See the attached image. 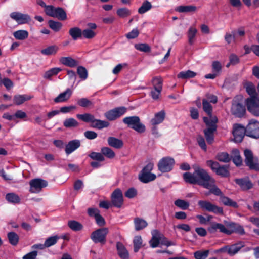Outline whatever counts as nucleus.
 <instances>
[{
	"label": "nucleus",
	"instance_id": "f257e3e1",
	"mask_svg": "<svg viewBox=\"0 0 259 259\" xmlns=\"http://www.w3.org/2000/svg\"><path fill=\"white\" fill-rule=\"evenodd\" d=\"M193 173L187 172L183 174V179L187 183L192 184H198L205 188H209L212 185L213 179L207 171L198 165H193Z\"/></svg>",
	"mask_w": 259,
	"mask_h": 259
},
{
	"label": "nucleus",
	"instance_id": "f03ea898",
	"mask_svg": "<svg viewBox=\"0 0 259 259\" xmlns=\"http://www.w3.org/2000/svg\"><path fill=\"white\" fill-rule=\"evenodd\" d=\"M122 121L128 127L132 128L139 133H142L145 131V126L141 122L140 119L138 116L126 117L123 119Z\"/></svg>",
	"mask_w": 259,
	"mask_h": 259
},
{
	"label": "nucleus",
	"instance_id": "7ed1b4c3",
	"mask_svg": "<svg viewBox=\"0 0 259 259\" xmlns=\"http://www.w3.org/2000/svg\"><path fill=\"white\" fill-rule=\"evenodd\" d=\"M153 168V164L148 163L141 170L139 175V179L141 182L147 183L156 179V176L151 172Z\"/></svg>",
	"mask_w": 259,
	"mask_h": 259
},
{
	"label": "nucleus",
	"instance_id": "20e7f679",
	"mask_svg": "<svg viewBox=\"0 0 259 259\" xmlns=\"http://www.w3.org/2000/svg\"><path fill=\"white\" fill-rule=\"evenodd\" d=\"M45 12L47 15L61 20H65L67 18L66 12L60 7L55 8L52 5H48L45 9Z\"/></svg>",
	"mask_w": 259,
	"mask_h": 259
},
{
	"label": "nucleus",
	"instance_id": "39448f33",
	"mask_svg": "<svg viewBox=\"0 0 259 259\" xmlns=\"http://www.w3.org/2000/svg\"><path fill=\"white\" fill-rule=\"evenodd\" d=\"M245 162L250 169L259 171V163L257 157H254L252 152L249 149H245L244 151Z\"/></svg>",
	"mask_w": 259,
	"mask_h": 259
},
{
	"label": "nucleus",
	"instance_id": "423d86ee",
	"mask_svg": "<svg viewBox=\"0 0 259 259\" xmlns=\"http://www.w3.org/2000/svg\"><path fill=\"white\" fill-rule=\"evenodd\" d=\"M247 110L253 115L259 116V98L258 96H251L246 99Z\"/></svg>",
	"mask_w": 259,
	"mask_h": 259
},
{
	"label": "nucleus",
	"instance_id": "0eeeda50",
	"mask_svg": "<svg viewBox=\"0 0 259 259\" xmlns=\"http://www.w3.org/2000/svg\"><path fill=\"white\" fill-rule=\"evenodd\" d=\"M246 135L249 137L257 139L259 138V122L251 119L246 128Z\"/></svg>",
	"mask_w": 259,
	"mask_h": 259
},
{
	"label": "nucleus",
	"instance_id": "6e6552de",
	"mask_svg": "<svg viewBox=\"0 0 259 259\" xmlns=\"http://www.w3.org/2000/svg\"><path fill=\"white\" fill-rule=\"evenodd\" d=\"M30 192L38 193L48 185V182L42 179H34L30 181Z\"/></svg>",
	"mask_w": 259,
	"mask_h": 259
},
{
	"label": "nucleus",
	"instance_id": "1a4fd4ad",
	"mask_svg": "<svg viewBox=\"0 0 259 259\" xmlns=\"http://www.w3.org/2000/svg\"><path fill=\"white\" fill-rule=\"evenodd\" d=\"M206 163L217 175L224 177L229 176V172L226 166H220L218 162L211 160L207 161Z\"/></svg>",
	"mask_w": 259,
	"mask_h": 259
},
{
	"label": "nucleus",
	"instance_id": "9d476101",
	"mask_svg": "<svg viewBox=\"0 0 259 259\" xmlns=\"http://www.w3.org/2000/svg\"><path fill=\"white\" fill-rule=\"evenodd\" d=\"M199 207L203 210L215 214H223V208L212 204L207 200H199L198 202Z\"/></svg>",
	"mask_w": 259,
	"mask_h": 259
},
{
	"label": "nucleus",
	"instance_id": "9b49d317",
	"mask_svg": "<svg viewBox=\"0 0 259 259\" xmlns=\"http://www.w3.org/2000/svg\"><path fill=\"white\" fill-rule=\"evenodd\" d=\"M231 222L225 221L224 224L217 223H213L211 226L208 228V230L211 233H214L217 230H219L220 232L226 234H231Z\"/></svg>",
	"mask_w": 259,
	"mask_h": 259
},
{
	"label": "nucleus",
	"instance_id": "f8f14e48",
	"mask_svg": "<svg viewBox=\"0 0 259 259\" xmlns=\"http://www.w3.org/2000/svg\"><path fill=\"white\" fill-rule=\"evenodd\" d=\"M175 162L174 159L171 157H163L158 162V169L162 172H169L172 170Z\"/></svg>",
	"mask_w": 259,
	"mask_h": 259
},
{
	"label": "nucleus",
	"instance_id": "ddd939ff",
	"mask_svg": "<svg viewBox=\"0 0 259 259\" xmlns=\"http://www.w3.org/2000/svg\"><path fill=\"white\" fill-rule=\"evenodd\" d=\"M126 112L125 107H118L106 112L105 113V116L109 120L112 121L123 115Z\"/></svg>",
	"mask_w": 259,
	"mask_h": 259
},
{
	"label": "nucleus",
	"instance_id": "4468645a",
	"mask_svg": "<svg viewBox=\"0 0 259 259\" xmlns=\"http://www.w3.org/2000/svg\"><path fill=\"white\" fill-rule=\"evenodd\" d=\"M108 233V228H100L94 231L91 234V238L95 242H102L105 241V237Z\"/></svg>",
	"mask_w": 259,
	"mask_h": 259
},
{
	"label": "nucleus",
	"instance_id": "2eb2a0df",
	"mask_svg": "<svg viewBox=\"0 0 259 259\" xmlns=\"http://www.w3.org/2000/svg\"><path fill=\"white\" fill-rule=\"evenodd\" d=\"M112 205L120 208L123 203V197L122 191L119 189H115L111 195Z\"/></svg>",
	"mask_w": 259,
	"mask_h": 259
},
{
	"label": "nucleus",
	"instance_id": "dca6fc26",
	"mask_svg": "<svg viewBox=\"0 0 259 259\" xmlns=\"http://www.w3.org/2000/svg\"><path fill=\"white\" fill-rule=\"evenodd\" d=\"M245 134L246 129L243 126L239 124L234 125L233 135L235 142L240 143L242 142Z\"/></svg>",
	"mask_w": 259,
	"mask_h": 259
},
{
	"label": "nucleus",
	"instance_id": "f3484780",
	"mask_svg": "<svg viewBox=\"0 0 259 259\" xmlns=\"http://www.w3.org/2000/svg\"><path fill=\"white\" fill-rule=\"evenodd\" d=\"M10 17L16 21L18 24H23L30 21V16L25 14H22L18 12H14L10 14Z\"/></svg>",
	"mask_w": 259,
	"mask_h": 259
},
{
	"label": "nucleus",
	"instance_id": "a211bd4d",
	"mask_svg": "<svg viewBox=\"0 0 259 259\" xmlns=\"http://www.w3.org/2000/svg\"><path fill=\"white\" fill-rule=\"evenodd\" d=\"M237 244H234L230 246H225L219 249L214 251L215 253H227L230 255H233L236 253L241 248V247H238L236 245Z\"/></svg>",
	"mask_w": 259,
	"mask_h": 259
},
{
	"label": "nucleus",
	"instance_id": "6ab92c4d",
	"mask_svg": "<svg viewBox=\"0 0 259 259\" xmlns=\"http://www.w3.org/2000/svg\"><path fill=\"white\" fill-rule=\"evenodd\" d=\"M151 234L152 237L149 243H170L164 235L157 230H152Z\"/></svg>",
	"mask_w": 259,
	"mask_h": 259
},
{
	"label": "nucleus",
	"instance_id": "aec40b11",
	"mask_svg": "<svg viewBox=\"0 0 259 259\" xmlns=\"http://www.w3.org/2000/svg\"><path fill=\"white\" fill-rule=\"evenodd\" d=\"M245 112L244 106L240 103L233 101L231 107V113L237 117H241Z\"/></svg>",
	"mask_w": 259,
	"mask_h": 259
},
{
	"label": "nucleus",
	"instance_id": "412c9836",
	"mask_svg": "<svg viewBox=\"0 0 259 259\" xmlns=\"http://www.w3.org/2000/svg\"><path fill=\"white\" fill-rule=\"evenodd\" d=\"M235 181L243 190H249L253 187V184L248 178L235 179Z\"/></svg>",
	"mask_w": 259,
	"mask_h": 259
},
{
	"label": "nucleus",
	"instance_id": "4be33fe9",
	"mask_svg": "<svg viewBox=\"0 0 259 259\" xmlns=\"http://www.w3.org/2000/svg\"><path fill=\"white\" fill-rule=\"evenodd\" d=\"M80 146V141L78 140H73L70 141L66 145L65 151V153L69 155L79 148Z\"/></svg>",
	"mask_w": 259,
	"mask_h": 259
},
{
	"label": "nucleus",
	"instance_id": "5701e85b",
	"mask_svg": "<svg viewBox=\"0 0 259 259\" xmlns=\"http://www.w3.org/2000/svg\"><path fill=\"white\" fill-rule=\"evenodd\" d=\"M72 91L70 89H67L64 92L60 93L57 97L54 99L55 103H61L66 102L72 95Z\"/></svg>",
	"mask_w": 259,
	"mask_h": 259
},
{
	"label": "nucleus",
	"instance_id": "b1692460",
	"mask_svg": "<svg viewBox=\"0 0 259 259\" xmlns=\"http://www.w3.org/2000/svg\"><path fill=\"white\" fill-rule=\"evenodd\" d=\"M165 117V113L164 110H161L156 113L154 117L151 120V123L153 125H156L162 122Z\"/></svg>",
	"mask_w": 259,
	"mask_h": 259
},
{
	"label": "nucleus",
	"instance_id": "393cba45",
	"mask_svg": "<svg viewBox=\"0 0 259 259\" xmlns=\"http://www.w3.org/2000/svg\"><path fill=\"white\" fill-rule=\"evenodd\" d=\"M107 142L109 146L116 149H120L123 145V141L121 140L113 137H109Z\"/></svg>",
	"mask_w": 259,
	"mask_h": 259
},
{
	"label": "nucleus",
	"instance_id": "a878e982",
	"mask_svg": "<svg viewBox=\"0 0 259 259\" xmlns=\"http://www.w3.org/2000/svg\"><path fill=\"white\" fill-rule=\"evenodd\" d=\"M59 61L62 64L70 67H75L78 63L77 61L70 57H61L60 58Z\"/></svg>",
	"mask_w": 259,
	"mask_h": 259
},
{
	"label": "nucleus",
	"instance_id": "bb28decb",
	"mask_svg": "<svg viewBox=\"0 0 259 259\" xmlns=\"http://www.w3.org/2000/svg\"><path fill=\"white\" fill-rule=\"evenodd\" d=\"M208 116L209 117H204L203 118V121L207 126V128L212 129V127H214L215 130H217L216 123L218 122L217 118L216 116H212V114Z\"/></svg>",
	"mask_w": 259,
	"mask_h": 259
},
{
	"label": "nucleus",
	"instance_id": "cd10ccee",
	"mask_svg": "<svg viewBox=\"0 0 259 259\" xmlns=\"http://www.w3.org/2000/svg\"><path fill=\"white\" fill-rule=\"evenodd\" d=\"M118 254L122 259H129L130 254L123 244H117Z\"/></svg>",
	"mask_w": 259,
	"mask_h": 259
},
{
	"label": "nucleus",
	"instance_id": "c85d7f7f",
	"mask_svg": "<svg viewBox=\"0 0 259 259\" xmlns=\"http://www.w3.org/2000/svg\"><path fill=\"white\" fill-rule=\"evenodd\" d=\"M220 199L221 203L225 206L231 207L234 208L238 207V205L236 202L233 201L232 199L227 196L224 195L221 196Z\"/></svg>",
	"mask_w": 259,
	"mask_h": 259
},
{
	"label": "nucleus",
	"instance_id": "c756f323",
	"mask_svg": "<svg viewBox=\"0 0 259 259\" xmlns=\"http://www.w3.org/2000/svg\"><path fill=\"white\" fill-rule=\"evenodd\" d=\"M135 229L136 231L143 230L148 225L147 222L144 219L140 218H136L134 220Z\"/></svg>",
	"mask_w": 259,
	"mask_h": 259
},
{
	"label": "nucleus",
	"instance_id": "7c9ffc66",
	"mask_svg": "<svg viewBox=\"0 0 259 259\" xmlns=\"http://www.w3.org/2000/svg\"><path fill=\"white\" fill-rule=\"evenodd\" d=\"M72 38L76 40L82 37V30L78 27H74L70 28L68 32Z\"/></svg>",
	"mask_w": 259,
	"mask_h": 259
},
{
	"label": "nucleus",
	"instance_id": "2f4dec72",
	"mask_svg": "<svg viewBox=\"0 0 259 259\" xmlns=\"http://www.w3.org/2000/svg\"><path fill=\"white\" fill-rule=\"evenodd\" d=\"M216 130L214 127H212V129L206 128L204 130L205 137L209 144H211L213 142L214 133Z\"/></svg>",
	"mask_w": 259,
	"mask_h": 259
},
{
	"label": "nucleus",
	"instance_id": "473e14b6",
	"mask_svg": "<svg viewBox=\"0 0 259 259\" xmlns=\"http://www.w3.org/2000/svg\"><path fill=\"white\" fill-rule=\"evenodd\" d=\"M244 87L245 89L246 92L250 95V97L258 96L256 92L255 87L251 82H245L244 83Z\"/></svg>",
	"mask_w": 259,
	"mask_h": 259
},
{
	"label": "nucleus",
	"instance_id": "72a5a7b5",
	"mask_svg": "<svg viewBox=\"0 0 259 259\" xmlns=\"http://www.w3.org/2000/svg\"><path fill=\"white\" fill-rule=\"evenodd\" d=\"M109 125V123L108 122L99 119H96L95 117H94V119L91 123L92 127L98 129H102L104 127H107Z\"/></svg>",
	"mask_w": 259,
	"mask_h": 259
},
{
	"label": "nucleus",
	"instance_id": "f704fd0d",
	"mask_svg": "<svg viewBox=\"0 0 259 259\" xmlns=\"http://www.w3.org/2000/svg\"><path fill=\"white\" fill-rule=\"evenodd\" d=\"M5 199L8 202L12 204H18L21 202V199L19 196L14 193L7 194Z\"/></svg>",
	"mask_w": 259,
	"mask_h": 259
},
{
	"label": "nucleus",
	"instance_id": "c9c22d12",
	"mask_svg": "<svg viewBox=\"0 0 259 259\" xmlns=\"http://www.w3.org/2000/svg\"><path fill=\"white\" fill-rule=\"evenodd\" d=\"M61 71L62 69L60 68H53L46 71L44 74L43 77L46 79L51 80L52 76L57 75Z\"/></svg>",
	"mask_w": 259,
	"mask_h": 259
},
{
	"label": "nucleus",
	"instance_id": "e433bc0d",
	"mask_svg": "<svg viewBox=\"0 0 259 259\" xmlns=\"http://www.w3.org/2000/svg\"><path fill=\"white\" fill-rule=\"evenodd\" d=\"M60 239H63L64 241H69V236L68 235H54L48 238L45 243H56Z\"/></svg>",
	"mask_w": 259,
	"mask_h": 259
},
{
	"label": "nucleus",
	"instance_id": "4c0bfd02",
	"mask_svg": "<svg viewBox=\"0 0 259 259\" xmlns=\"http://www.w3.org/2000/svg\"><path fill=\"white\" fill-rule=\"evenodd\" d=\"M232 159L235 165L240 166L242 163V160L238 149H234L232 151Z\"/></svg>",
	"mask_w": 259,
	"mask_h": 259
},
{
	"label": "nucleus",
	"instance_id": "58836bf2",
	"mask_svg": "<svg viewBox=\"0 0 259 259\" xmlns=\"http://www.w3.org/2000/svg\"><path fill=\"white\" fill-rule=\"evenodd\" d=\"M59 50L58 46L53 45L41 50V53L44 55L49 56L54 55L56 54Z\"/></svg>",
	"mask_w": 259,
	"mask_h": 259
},
{
	"label": "nucleus",
	"instance_id": "ea45409f",
	"mask_svg": "<svg viewBox=\"0 0 259 259\" xmlns=\"http://www.w3.org/2000/svg\"><path fill=\"white\" fill-rule=\"evenodd\" d=\"M229 227L231 228V234L233 232L240 235H243L245 233L243 227L238 224L231 222V226H230Z\"/></svg>",
	"mask_w": 259,
	"mask_h": 259
},
{
	"label": "nucleus",
	"instance_id": "a19ab883",
	"mask_svg": "<svg viewBox=\"0 0 259 259\" xmlns=\"http://www.w3.org/2000/svg\"><path fill=\"white\" fill-rule=\"evenodd\" d=\"M28 32L25 30H19L13 33L14 37L17 40H25L28 38Z\"/></svg>",
	"mask_w": 259,
	"mask_h": 259
},
{
	"label": "nucleus",
	"instance_id": "79ce46f5",
	"mask_svg": "<svg viewBox=\"0 0 259 259\" xmlns=\"http://www.w3.org/2000/svg\"><path fill=\"white\" fill-rule=\"evenodd\" d=\"M197 32L196 28L193 26H191L187 33V36L188 38V42L190 45L194 43L195 38Z\"/></svg>",
	"mask_w": 259,
	"mask_h": 259
},
{
	"label": "nucleus",
	"instance_id": "37998d69",
	"mask_svg": "<svg viewBox=\"0 0 259 259\" xmlns=\"http://www.w3.org/2000/svg\"><path fill=\"white\" fill-rule=\"evenodd\" d=\"M196 10V7L194 6H180L176 8V11L180 13H187L194 12Z\"/></svg>",
	"mask_w": 259,
	"mask_h": 259
},
{
	"label": "nucleus",
	"instance_id": "c03bdc74",
	"mask_svg": "<svg viewBox=\"0 0 259 259\" xmlns=\"http://www.w3.org/2000/svg\"><path fill=\"white\" fill-rule=\"evenodd\" d=\"M196 75V73L191 70L182 71L178 75V77L182 79H188L193 78Z\"/></svg>",
	"mask_w": 259,
	"mask_h": 259
},
{
	"label": "nucleus",
	"instance_id": "a18cd8bd",
	"mask_svg": "<svg viewBox=\"0 0 259 259\" xmlns=\"http://www.w3.org/2000/svg\"><path fill=\"white\" fill-rule=\"evenodd\" d=\"M30 97L25 95H18L14 97V102L16 105H21L25 101L29 100Z\"/></svg>",
	"mask_w": 259,
	"mask_h": 259
},
{
	"label": "nucleus",
	"instance_id": "49530a36",
	"mask_svg": "<svg viewBox=\"0 0 259 259\" xmlns=\"http://www.w3.org/2000/svg\"><path fill=\"white\" fill-rule=\"evenodd\" d=\"M78 125V122L73 118L66 119L63 122V125L66 128L75 127Z\"/></svg>",
	"mask_w": 259,
	"mask_h": 259
},
{
	"label": "nucleus",
	"instance_id": "de8ad7c7",
	"mask_svg": "<svg viewBox=\"0 0 259 259\" xmlns=\"http://www.w3.org/2000/svg\"><path fill=\"white\" fill-rule=\"evenodd\" d=\"M152 7L150 2L146 0L142 3V6L138 9V12L139 14H142L150 10Z\"/></svg>",
	"mask_w": 259,
	"mask_h": 259
},
{
	"label": "nucleus",
	"instance_id": "09e8293b",
	"mask_svg": "<svg viewBox=\"0 0 259 259\" xmlns=\"http://www.w3.org/2000/svg\"><path fill=\"white\" fill-rule=\"evenodd\" d=\"M174 204L176 206L183 210L187 209L190 206V204L188 202L180 199L176 200Z\"/></svg>",
	"mask_w": 259,
	"mask_h": 259
},
{
	"label": "nucleus",
	"instance_id": "8fccbe9b",
	"mask_svg": "<svg viewBox=\"0 0 259 259\" xmlns=\"http://www.w3.org/2000/svg\"><path fill=\"white\" fill-rule=\"evenodd\" d=\"M202 106L203 111L208 115H211L212 114V107L208 100H202Z\"/></svg>",
	"mask_w": 259,
	"mask_h": 259
},
{
	"label": "nucleus",
	"instance_id": "3c124183",
	"mask_svg": "<svg viewBox=\"0 0 259 259\" xmlns=\"http://www.w3.org/2000/svg\"><path fill=\"white\" fill-rule=\"evenodd\" d=\"M101 152L103 156L110 159L113 158L115 156L114 152L111 148L107 147L102 148Z\"/></svg>",
	"mask_w": 259,
	"mask_h": 259
},
{
	"label": "nucleus",
	"instance_id": "603ef678",
	"mask_svg": "<svg viewBox=\"0 0 259 259\" xmlns=\"http://www.w3.org/2000/svg\"><path fill=\"white\" fill-rule=\"evenodd\" d=\"M209 250H201L196 251L194 257L196 259H206L209 254Z\"/></svg>",
	"mask_w": 259,
	"mask_h": 259
},
{
	"label": "nucleus",
	"instance_id": "864d4df0",
	"mask_svg": "<svg viewBox=\"0 0 259 259\" xmlns=\"http://www.w3.org/2000/svg\"><path fill=\"white\" fill-rule=\"evenodd\" d=\"M76 117L77 118L84 122L91 123H92L94 117V116L93 115L89 113H85L83 114H77Z\"/></svg>",
	"mask_w": 259,
	"mask_h": 259
},
{
	"label": "nucleus",
	"instance_id": "5fc2aeb1",
	"mask_svg": "<svg viewBox=\"0 0 259 259\" xmlns=\"http://www.w3.org/2000/svg\"><path fill=\"white\" fill-rule=\"evenodd\" d=\"M77 72L81 79L85 80L87 78L88 76V71L84 67L78 66L77 69Z\"/></svg>",
	"mask_w": 259,
	"mask_h": 259
},
{
	"label": "nucleus",
	"instance_id": "6e6d98bb",
	"mask_svg": "<svg viewBox=\"0 0 259 259\" xmlns=\"http://www.w3.org/2000/svg\"><path fill=\"white\" fill-rule=\"evenodd\" d=\"M68 226L74 231H79L82 229V225L75 221H70L68 223Z\"/></svg>",
	"mask_w": 259,
	"mask_h": 259
},
{
	"label": "nucleus",
	"instance_id": "4d7b16f0",
	"mask_svg": "<svg viewBox=\"0 0 259 259\" xmlns=\"http://www.w3.org/2000/svg\"><path fill=\"white\" fill-rule=\"evenodd\" d=\"M82 36L87 39H92L94 38L96 35V33L94 30L89 28L84 29L83 31H82Z\"/></svg>",
	"mask_w": 259,
	"mask_h": 259
},
{
	"label": "nucleus",
	"instance_id": "13d9d810",
	"mask_svg": "<svg viewBox=\"0 0 259 259\" xmlns=\"http://www.w3.org/2000/svg\"><path fill=\"white\" fill-rule=\"evenodd\" d=\"M217 159L219 161L223 162H228L231 160L229 155L226 152H222L218 154Z\"/></svg>",
	"mask_w": 259,
	"mask_h": 259
},
{
	"label": "nucleus",
	"instance_id": "bf43d9fd",
	"mask_svg": "<svg viewBox=\"0 0 259 259\" xmlns=\"http://www.w3.org/2000/svg\"><path fill=\"white\" fill-rule=\"evenodd\" d=\"M89 156L92 159L99 161H103L105 160L104 156L103 155L102 152L98 153L92 152L90 154Z\"/></svg>",
	"mask_w": 259,
	"mask_h": 259
},
{
	"label": "nucleus",
	"instance_id": "052dcab7",
	"mask_svg": "<svg viewBox=\"0 0 259 259\" xmlns=\"http://www.w3.org/2000/svg\"><path fill=\"white\" fill-rule=\"evenodd\" d=\"M135 48L144 52H149L151 50L150 46L147 44H138L135 45Z\"/></svg>",
	"mask_w": 259,
	"mask_h": 259
},
{
	"label": "nucleus",
	"instance_id": "680f3d73",
	"mask_svg": "<svg viewBox=\"0 0 259 259\" xmlns=\"http://www.w3.org/2000/svg\"><path fill=\"white\" fill-rule=\"evenodd\" d=\"M117 15L120 17H126L131 14V11L126 8L118 9L117 10Z\"/></svg>",
	"mask_w": 259,
	"mask_h": 259
},
{
	"label": "nucleus",
	"instance_id": "e2e57ef3",
	"mask_svg": "<svg viewBox=\"0 0 259 259\" xmlns=\"http://www.w3.org/2000/svg\"><path fill=\"white\" fill-rule=\"evenodd\" d=\"M49 27L55 31H58L62 27V24L59 22L50 20L48 22Z\"/></svg>",
	"mask_w": 259,
	"mask_h": 259
},
{
	"label": "nucleus",
	"instance_id": "0e129e2a",
	"mask_svg": "<svg viewBox=\"0 0 259 259\" xmlns=\"http://www.w3.org/2000/svg\"><path fill=\"white\" fill-rule=\"evenodd\" d=\"M207 189L210 190V193H212L217 196H220V197L221 196H223L220 189L215 185V180L214 179L212 185Z\"/></svg>",
	"mask_w": 259,
	"mask_h": 259
},
{
	"label": "nucleus",
	"instance_id": "69168bd1",
	"mask_svg": "<svg viewBox=\"0 0 259 259\" xmlns=\"http://www.w3.org/2000/svg\"><path fill=\"white\" fill-rule=\"evenodd\" d=\"M77 104L81 107H87L92 105L91 101L85 98H83L79 99L77 101Z\"/></svg>",
	"mask_w": 259,
	"mask_h": 259
},
{
	"label": "nucleus",
	"instance_id": "338daca9",
	"mask_svg": "<svg viewBox=\"0 0 259 259\" xmlns=\"http://www.w3.org/2000/svg\"><path fill=\"white\" fill-rule=\"evenodd\" d=\"M152 84L154 89L162 90V80L160 77H155L152 80Z\"/></svg>",
	"mask_w": 259,
	"mask_h": 259
},
{
	"label": "nucleus",
	"instance_id": "774afa93",
	"mask_svg": "<svg viewBox=\"0 0 259 259\" xmlns=\"http://www.w3.org/2000/svg\"><path fill=\"white\" fill-rule=\"evenodd\" d=\"M222 66L221 64L218 61H215L212 62V72L219 74L222 70Z\"/></svg>",
	"mask_w": 259,
	"mask_h": 259
}]
</instances>
